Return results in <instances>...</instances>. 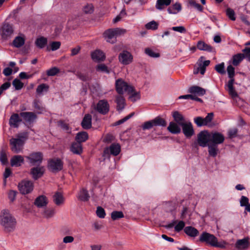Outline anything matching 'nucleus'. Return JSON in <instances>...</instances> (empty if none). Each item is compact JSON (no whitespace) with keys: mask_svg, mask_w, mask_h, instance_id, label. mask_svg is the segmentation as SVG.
Listing matches in <instances>:
<instances>
[{"mask_svg":"<svg viewBox=\"0 0 250 250\" xmlns=\"http://www.w3.org/2000/svg\"><path fill=\"white\" fill-rule=\"evenodd\" d=\"M0 225L5 232H11L16 229L17 221L8 210L3 209L0 214Z\"/></svg>","mask_w":250,"mask_h":250,"instance_id":"obj_1","label":"nucleus"},{"mask_svg":"<svg viewBox=\"0 0 250 250\" xmlns=\"http://www.w3.org/2000/svg\"><path fill=\"white\" fill-rule=\"evenodd\" d=\"M199 241L216 248L224 249L228 243L225 241L218 242L217 238L213 234L207 232H203L199 237Z\"/></svg>","mask_w":250,"mask_h":250,"instance_id":"obj_2","label":"nucleus"},{"mask_svg":"<svg viewBox=\"0 0 250 250\" xmlns=\"http://www.w3.org/2000/svg\"><path fill=\"white\" fill-rule=\"evenodd\" d=\"M27 138V133L23 132L17 135V138H12L9 141L11 149L15 153L21 152Z\"/></svg>","mask_w":250,"mask_h":250,"instance_id":"obj_3","label":"nucleus"},{"mask_svg":"<svg viewBox=\"0 0 250 250\" xmlns=\"http://www.w3.org/2000/svg\"><path fill=\"white\" fill-rule=\"evenodd\" d=\"M116 89L118 93L123 94L124 92L130 93L133 91V87L128 85L122 79L116 81Z\"/></svg>","mask_w":250,"mask_h":250,"instance_id":"obj_4","label":"nucleus"},{"mask_svg":"<svg viewBox=\"0 0 250 250\" xmlns=\"http://www.w3.org/2000/svg\"><path fill=\"white\" fill-rule=\"evenodd\" d=\"M121 152V146L118 143H113L109 146L104 148L103 156L109 158L110 155L117 156Z\"/></svg>","mask_w":250,"mask_h":250,"instance_id":"obj_5","label":"nucleus"},{"mask_svg":"<svg viewBox=\"0 0 250 250\" xmlns=\"http://www.w3.org/2000/svg\"><path fill=\"white\" fill-rule=\"evenodd\" d=\"M18 188L21 194H27L33 190L34 185L32 181L23 180L18 184Z\"/></svg>","mask_w":250,"mask_h":250,"instance_id":"obj_6","label":"nucleus"},{"mask_svg":"<svg viewBox=\"0 0 250 250\" xmlns=\"http://www.w3.org/2000/svg\"><path fill=\"white\" fill-rule=\"evenodd\" d=\"M63 163L59 158H53L48 160V168L52 172L61 171L63 168Z\"/></svg>","mask_w":250,"mask_h":250,"instance_id":"obj_7","label":"nucleus"},{"mask_svg":"<svg viewBox=\"0 0 250 250\" xmlns=\"http://www.w3.org/2000/svg\"><path fill=\"white\" fill-rule=\"evenodd\" d=\"M109 104L106 100H101L98 101L94 106V109L98 113L106 114L109 111Z\"/></svg>","mask_w":250,"mask_h":250,"instance_id":"obj_8","label":"nucleus"},{"mask_svg":"<svg viewBox=\"0 0 250 250\" xmlns=\"http://www.w3.org/2000/svg\"><path fill=\"white\" fill-rule=\"evenodd\" d=\"M209 141V135L206 131L200 132L197 135V142L202 147H206L208 145Z\"/></svg>","mask_w":250,"mask_h":250,"instance_id":"obj_9","label":"nucleus"},{"mask_svg":"<svg viewBox=\"0 0 250 250\" xmlns=\"http://www.w3.org/2000/svg\"><path fill=\"white\" fill-rule=\"evenodd\" d=\"M119 62L124 65H128L131 63L133 59L132 55L127 51H124L119 55Z\"/></svg>","mask_w":250,"mask_h":250,"instance_id":"obj_10","label":"nucleus"},{"mask_svg":"<svg viewBox=\"0 0 250 250\" xmlns=\"http://www.w3.org/2000/svg\"><path fill=\"white\" fill-rule=\"evenodd\" d=\"M180 126L182 127L183 134L187 138H190L194 134V131L190 122H186Z\"/></svg>","mask_w":250,"mask_h":250,"instance_id":"obj_11","label":"nucleus"},{"mask_svg":"<svg viewBox=\"0 0 250 250\" xmlns=\"http://www.w3.org/2000/svg\"><path fill=\"white\" fill-rule=\"evenodd\" d=\"M42 154L38 152L30 154L29 156L26 157V158L29 160L32 165H36L40 164L42 163Z\"/></svg>","mask_w":250,"mask_h":250,"instance_id":"obj_12","label":"nucleus"},{"mask_svg":"<svg viewBox=\"0 0 250 250\" xmlns=\"http://www.w3.org/2000/svg\"><path fill=\"white\" fill-rule=\"evenodd\" d=\"M204 57L203 56H201L198 62V71L196 72H194V73H197L199 72L202 75H204L205 74L207 66H208L210 63V61H204Z\"/></svg>","mask_w":250,"mask_h":250,"instance_id":"obj_13","label":"nucleus"},{"mask_svg":"<svg viewBox=\"0 0 250 250\" xmlns=\"http://www.w3.org/2000/svg\"><path fill=\"white\" fill-rule=\"evenodd\" d=\"M13 33L12 26L9 24H5L3 25L0 34L3 39H6L10 37Z\"/></svg>","mask_w":250,"mask_h":250,"instance_id":"obj_14","label":"nucleus"},{"mask_svg":"<svg viewBox=\"0 0 250 250\" xmlns=\"http://www.w3.org/2000/svg\"><path fill=\"white\" fill-rule=\"evenodd\" d=\"M188 92L191 95L202 96L205 94L206 90L200 86L193 85L188 88Z\"/></svg>","mask_w":250,"mask_h":250,"instance_id":"obj_15","label":"nucleus"},{"mask_svg":"<svg viewBox=\"0 0 250 250\" xmlns=\"http://www.w3.org/2000/svg\"><path fill=\"white\" fill-rule=\"evenodd\" d=\"M24 162L23 157L20 155H14L10 159L12 167H19L24 163Z\"/></svg>","mask_w":250,"mask_h":250,"instance_id":"obj_16","label":"nucleus"},{"mask_svg":"<svg viewBox=\"0 0 250 250\" xmlns=\"http://www.w3.org/2000/svg\"><path fill=\"white\" fill-rule=\"evenodd\" d=\"M91 56L92 59L96 62L104 61L105 59L104 53L99 49L92 52Z\"/></svg>","mask_w":250,"mask_h":250,"instance_id":"obj_17","label":"nucleus"},{"mask_svg":"<svg viewBox=\"0 0 250 250\" xmlns=\"http://www.w3.org/2000/svg\"><path fill=\"white\" fill-rule=\"evenodd\" d=\"M225 140L224 136L220 133L214 132L212 133L210 141L212 144H215L217 146L218 144H222L224 142Z\"/></svg>","mask_w":250,"mask_h":250,"instance_id":"obj_18","label":"nucleus"},{"mask_svg":"<svg viewBox=\"0 0 250 250\" xmlns=\"http://www.w3.org/2000/svg\"><path fill=\"white\" fill-rule=\"evenodd\" d=\"M21 121L22 120L18 114L14 113L11 116L9 119V124L11 127L18 128Z\"/></svg>","mask_w":250,"mask_h":250,"instance_id":"obj_19","label":"nucleus"},{"mask_svg":"<svg viewBox=\"0 0 250 250\" xmlns=\"http://www.w3.org/2000/svg\"><path fill=\"white\" fill-rule=\"evenodd\" d=\"M20 115L28 123H32L37 118L35 113L32 112H22L20 113Z\"/></svg>","mask_w":250,"mask_h":250,"instance_id":"obj_20","label":"nucleus"},{"mask_svg":"<svg viewBox=\"0 0 250 250\" xmlns=\"http://www.w3.org/2000/svg\"><path fill=\"white\" fill-rule=\"evenodd\" d=\"M44 172V169L43 167H35L31 169V174L32 177L35 180H37L42 176Z\"/></svg>","mask_w":250,"mask_h":250,"instance_id":"obj_21","label":"nucleus"},{"mask_svg":"<svg viewBox=\"0 0 250 250\" xmlns=\"http://www.w3.org/2000/svg\"><path fill=\"white\" fill-rule=\"evenodd\" d=\"M249 245V243L247 238L238 240L235 244V247L237 250H245Z\"/></svg>","mask_w":250,"mask_h":250,"instance_id":"obj_22","label":"nucleus"},{"mask_svg":"<svg viewBox=\"0 0 250 250\" xmlns=\"http://www.w3.org/2000/svg\"><path fill=\"white\" fill-rule=\"evenodd\" d=\"M82 127L84 129H90L92 126V116L89 114L85 115L81 123Z\"/></svg>","mask_w":250,"mask_h":250,"instance_id":"obj_23","label":"nucleus"},{"mask_svg":"<svg viewBox=\"0 0 250 250\" xmlns=\"http://www.w3.org/2000/svg\"><path fill=\"white\" fill-rule=\"evenodd\" d=\"M104 37L107 42L114 43L116 41V38L112 29L106 30L104 33Z\"/></svg>","mask_w":250,"mask_h":250,"instance_id":"obj_24","label":"nucleus"},{"mask_svg":"<svg viewBox=\"0 0 250 250\" xmlns=\"http://www.w3.org/2000/svg\"><path fill=\"white\" fill-rule=\"evenodd\" d=\"M227 84V89L229 92V94L232 97L235 98L237 97V94L233 87V83H234V78H229Z\"/></svg>","mask_w":250,"mask_h":250,"instance_id":"obj_25","label":"nucleus"},{"mask_svg":"<svg viewBox=\"0 0 250 250\" xmlns=\"http://www.w3.org/2000/svg\"><path fill=\"white\" fill-rule=\"evenodd\" d=\"M70 150L75 154L81 155L83 152V147L81 144L78 142L73 143L70 147Z\"/></svg>","mask_w":250,"mask_h":250,"instance_id":"obj_26","label":"nucleus"},{"mask_svg":"<svg viewBox=\"0 0 250 250\" xmlns=\"http://www.w3.org/2000/svg\"><path fill=\"white\" fill-rule=\"evenodd\" d=\"M180 125L177 123L173 122L169 123V125L167 127V130L172 134H178L181 132V129Z\"/></svg>","mask_w":250,"mask_h":250,"instance_id":"obj_27","label":"nucleus"},{"mask_svg":"<svg viewBox=\"0 0 250 250\" xmlns=\"http://www.w3.org/2000/svg\"><path fill=\"white\" fill-rule=\"evenodd\" d=\"M185 233L191 237H195L199 234V231L192 226L186 227L184 228Z\"/></svg>","mask_w":250,"mask_h":250,"instance_id":"obj_28","label":"nucleus"},{"mask_svg":"<svg viewBox=\"0 0 250 250\" xmlns=\"http://www.w3.org/2000/svg\"><path fill=\"white\" fill-rule=\"evenodd\" d=\"M47 203V198L44 195H40L36 199L34 204L37 207L41 208L46 206Z\"/></svg>","mask_w":250,"mask_h":250,"instance_id":"obj_29","label":"nucleus"},{"mask_svg":"<svg viewBox=\"0 0 250 250\" xmlns=\"http://www.w3.org/2000/svg\"><path fill=\"white\" fill-rule=\"evenodd\" d=\"M25 41V37L23 34H20L16 37L13 42L14 47H21L24 45Z\"/></svg>","mask_w":250,"mask_h":250,"instance_id":"obj_30","label":"nucleus"},{"mask_svg":"<svg viewBox=\"0 0 250 250\" xmlns=\"http://www.w3.org/2000/svg\"><path fill=\"white\" fill-rule=\"evenodd\" d=\"M116 103L117 104V110L121 111L125 105V98L122 95L117 96L116 97Z\"/></svg>","mask_w":250,"mask_h":250,"instance_id":"obj_31","label":"nucleus"},{"mask_svg":"<svg viewBox=\"0 0 250 250\" xmlns=\"http://www.w3.org/2000/svg\"><path fill=\"white\" fill-rule=\"evenodd\" d=\"M88 139V134L85 131H81L78 132L75 137V140L77 142L81 144L85 142Z\"/></svg>","mask_w":250,"mask_h":250,"instance_id":"obj_32","label":"nucleus"},{"mask_svg":"<svg viewBox=\"0 0 250 250\" xmlns=\"http://www.w3.org/2000/svg\"><path fill=\"white\" fill-rule=\"evenodd\" d=\"M172 0H157L155 5L157 9L162 10L170 5Z\"/></svg>","mask_w":250,"mask_h":250,"instance_id":"obj_33","label":"nucleus"},{"mask_svg":"<svg viewBox=\"0 0 250 250\" xmlns=\"http://www.w3.org/2000/svg\"><path fill=\"white\" fill-rule=\"evenodd\" d=\"M244 58L245 56L243 54L239 53L234 55L232 56L231 63L233 65L237 66L243 61Z\"/></svg>","mask_w":250,"mask_h":250,"instance_id":"obj_34","label":"nucleus"},{"mask_svg":"<svg viewBox=\"0 0 250 250\" xmlns=\"http://www.w3.org/2000/svg\"><path fill=\"white\" fill-rule=\"evenodd\" d=\"M53 201L57 206L62 204L64 202V197L62 194L59 192H57L53 196Z\"/></svg>","mask_w":250,"mask_h":250,"instance_id":"obj_35","label":"nucleus"},{"mask_svg":"<svg viewBox=\"0 0 250 250\" xmlns=\"http://www.w3.org/2000/svg\"><path fill=\"white\" fill-rule=\"evenodd\" d=\"M172 116L175 123H177L180 125L186 122L183 116L178 111H174L172 114Z\"/></svg>","mask_w":250,"mask_h":250,"instance_id":"obj_36","label":"nucleus"},{"mask_svg":"<svg viewBox=\"0 0 250 250\" xmlns=\"http://www.w3.org/2000/svg\"><path fill=\"white\" fill-rule=\"evenodd\" d=\"M208 146L209 155L213 157H216L218 152L217 146L215 144H210Z\"/></svg>","mask_w":250,"mask_h":250,"instance_id":"obj_37","label":"nucleus"},{"mask_svg":"<svg viewBox=\"0 0 250 250\" xmlns=\"http://www.w3.org/2000/svg\"><path fill=\"white\" fill-rule=\"evenodd\" d=\"M0 162L3 166H6L8 164L7 153L3 148L0 150Z\"/></svg>","mask_w":250,"mask_h":250,"instance_id":"obj_38","label":"nucleus"},{"mask_svg":"<svg viewBox=\"0 0 250 250\" xmlns=\"http://www.w3.org/2000/svg\"><path fill=\"white\" fill-rule=\"evenodd\" d=\"M89 197L90 196L87 190L83 188L80 190L78 195V198L80 200L85 202L89 200Z\"/></svg>","mask_w":250,"mask_h":250,"instance_id":"obj_39","label":"nucleus"},{"mask_svg":"<svg viewBox=\"0 0 250 250\" xmlns=\"http://www.w3.org/2000/svg\"><path fill=\"white\" fill-rule=\"evenodd\" d=\"M33 106L38 114H42L45 110L44 107L42 105V103L39 100H34L33 102Z\"/></svg>","mask_w":250,"mask_h":250,"instance_id":"obj_40","label":"nucleus"},{"mask_svg":"<svg viewBox=\"0 0 250 250\" xmlns=\"http://www.w3.org/2000/svg\"><path fill=\"white\" fill-rule=\"evenodd\" d=\"M153 126H161L165 127L167 125L166 121L160 117H157L152 120Z\"/></svg>","mask_w":250,"mask_h":250,"instance_id":"obj_41","label":"nucleus"},{"mask_svg":"<svg viewBox=\"0 0 250 250\" xmlns=\"http://www.w3.org/2000/svg\"><path fill=\"white\" fill-rule=\"evenodd\" d=\"M49 89V86L45 83H42L39 85L36 89V92L38 95H41L43 92H47Z\"/></svg>","mask_w":250,"mask_h":250,"instance_id":"obj_42","label":"nucleus"},{"mask_svg":"<svg viewBox=\"0 0 250 250\" xmlns=\"http://www.w3.org/2000/svg\"><path fill=\"white\" fill-rule=\"evenodd\" d=\"M124 217V213L121 211H113L111 214V217L113 220H116Z\"/></svg>","mask_w":250,"mask_h":250,"instance_id":"obj_43","label":"nucleus"},{"mask_svg":"<svg viewBox=\"0 0 250 250\" xmlns=\"http://www.w3.org/2000/svg\"><path fill=\"white\" fill-rule=\"evenodd\" d=\"M145 52L148 56L152 58H158L160 56L159 53L154 52L151 48H146Z\"/></svg>","mask_w":250,"mask_h":250,"instance_id":"obj_44","label":"nucleus"},{"mask_svg":"<svg viewBox=\"0 0 250 250\" xmlns=\"http://www.w3.org/2000/svg\"><path fill=\"white\" fill-rule=\"evenodd\" d=\"M215 70L219 74L224 75L226 73L225 69V63L222 62L221 63L216 64L215 66Z\"/></svg>","mask_w":250,"mask_h":250,"instance_id":"obj_45","label":"nucleus"},{"mask_svg":"<svg viewBox=\"0 0 250 250\" xmlns=\"http://www.w3.org/2000/svg\"><path fill=\"white\" fill-rule=\"evenodd\" d=\"M127 93L130 95L129 99L132 102H135L140 98V93L135 92L134 88L132 92Z\"/></svg>","mask_w":250,"mask_h":250,"instance_id":"obj_46","label":"nucleus"},{"mask_svg":"<svg viewBox=\"0 0 250 250\" xmlns=\"http://www.w3.org/2000/svg\"><path fill=\"white\" fill-rule=\"evenodd\" d=\"M47 43V39L43 37H41L37 39L35 44L37 46V47H43Z\"/></svg>","mask_w":250,"mask_h":250,"instance_id":"obj_47","label":"nucleus"},{"mask_svg":"<svg viewBox=\"0 0 250 250\" xmlns=\"http://www.w3.org/2000/svg\"><path fill=\"white\" fill-rule=\"evenodd\" d=\"M145 27L147 29H151L154 30H156L158 28V24L155 21H152L146 23L145 25Z\"/></svg>","mask_w":250,"mask_h":250,"instance_id":"obj_48","label":"nucleus"},{"mask_svg":"<svg viewBox=\"0 0 250 250\" xmlns=\"http://www.w3.org/2000/svg\"><path fill=\"white\" fill-rule=\"evenodd\" d=\"M16 90H21L23 86V83L18 79H15L12 82Z\"/></svg>","mask_w":250,"mask_h":250,"instance_id":"obj_49","label":"nucleus"},{"mask_svg":"<svg viewBox=\"0 0 250 250\" xmlns=\"http://www.w3.org/2000/svg\"><path fill=\"white\" fill-rule=\"evenodd\" d=\"M112 29L114 33L115 34L116 38H117V37L123 35L126 33V30L125 29L121 28H115Z\"/></svg>","mask_w":250,"mask_h":250,"instance_id":"obj_50","label":"nucleus"},{"mask_svg":"<svg viewBox=\"0 0 250 250\" xmlns=\"http://www.w3.org/2000/svg\"><path fill=\"white\" fill-rule=\"evenodd\" d=\"M96 70L98 72H104L106 73H109V71L107 67L104 64H100L96 67Z\"/></svg>","mask_w":250,"mask_h":250,"instance_id":"obj_51","label":"nucleus"},{"mask_svg":"<svg viewBox=\"0 0 250 250\" xmlns=\"http://www.w3.org/2000/svg\"><path fill=\"white\" fill-rule=\"evenodd\" d=\"M55 214V210L54 208H48L44 210L43 216L47 218H51Z\"/></svg>","mask_w":250,"mask_h":250,"instance_id":"obj_52","label":"nucleus"},{"mask_svg":"<svg viewBox=\"0 0 250 250\" xmlns=\"http://www.w3.org/2000/svg\"><path fill=\"white\" fill-rule=\"evenodd\" d=\"M97 216L100 218H104L106 213L104 209L101 207H98L96 210Z\"/></svg>","mask_w":250,"mask_h":250,"instance_id":"obj_53","label":"nucleus"},{"mask_svg":"<svg viewBox=\"0 0 250 250\" xmlns=\"http://www.w3.org/2000/svg\"><path fill=\"white\" fill-rule=\"evenodd\" d=\"M227 71L229 78H234L235 75V69L231 64L228 66Z\"/></svg>","mask_w":250,"mask_h":250,"instance_id":"obj_54","label":"nucleus"},{"mask_svg":"<svg viewBox=\"0 0 250 250\" xmlns=\"http://www.w3.org/2000/svg\"><path fill=\"white\" fill-rule=\"evenodd\" d=\"M72 72L83 81H86L88 79V77L86 74H82L80 71H72Z\"/></svg>","mask_w":250,"mask_h":250,"instance_id":"obj_55","label":"nucleus"},{"mask_svg":"<svg viewBox=\"0 0 250 250\" xmlns=\"http://www.w3.org/2000/svg\"><path fill=\"white\" fill-rule=\"evenodd\" d=\"M134 113H133V112L131 113L130 114H129L126 117H124V118L117 121L115 123V125H120L125 123V122L127 121L128 119H129L130 118H131L134 115Z\"/></svg>","mask_w":250,"mask_h":250,"instance_id":"obj_56","label":"nucleus"},{"mask_svg":"<svg viewBox=\"0 0 250 250\" xmlns=\"http://www.w3.org/2000/svg\"><path fill=\"white\" fill-rule=\"evenodd\" d=\"M185 226V222L183 221H180L174 227L175 231L176 232H180L184 228Z\"/></svg>","mask_w":250,"mask_h":250,"instance_id":"obj_57","label":"nucleus"},{"mask_svg":"<svg viewBox=\"0 0 250 250\" xmlns=\"http://www.w3.org/2000/svg\"><path fill=\"white\" fill-rule=\"evenodd\" d=\"M17 191L14 190H10L8 192V197L11 202L15 201L17 196Z\"/></svg>","mask_w":250,"mask_h":250,"instance_id":"obj_58","label":"nucleus"},{"mask_svg":"<svg viewBox=\"0 0 250 250\" xmlns=\"http://www.w3.org/2000/svg\"><path fill=\"white\" fill-rule=\"evenodd\" d=\"M226 14L227 16L232 21L235 20V13L231 8H227L226 10Z\"/></svg>","mask_w":250,"mask_h":250,"instance_id":"obj_59","label":"nucleus"},{"mask_svg":"<svg viewBox=\"0 0 250 250\" xmlns=\"http://www.w3.org/2000/svg\"><path fill=\"white\" fill-rule=\"evenodd\" d=\"M59 72V69L56 67H54L47 70V75L49 76H53L56 75Z\"/></svg>","mask_w":250,"mask_h":250,"instance_id":"obj_60","label":"nucleus"},{"mask_svg":"<svg viewBox=\"0 0 250 250\" xmlns=\"http://www.w3.org/2000/svg\"><path fill=\"white\" fill-rule=\"evenodd\" d=\"M194 121L197 125L199 127L205 125L204 119L201 117H197L195 118L194 119Z\"/></svg>","mask_w":250,"mask_h":250,"instance_id":"obj_61","label":"nucleus"},{"mask_svg":"<svg viewBox=\"0 0 250 250\" xmlns=\"http://www.w3.org/2000/svg\"><path fill=\"white\" fill-rule=\"evenodd\" d=\"M83 11L86 14H91L94 11L93 6L92 4H87L83 7Z\"/></svg>","mask_w":250,"mask_h":250,"instance_id":"obj_62","label":"nucleus"},{"mask_svg":"<svg viewBox=\"0 0 250 250\" xmlns=\"http://www.w3.org/2000/svg\"><path fill=\"white\" fill-rule=\"evenodd\" d=\"M153 126V124L152 120L147 121L144 123L142 125V128L143 130L149 129L151 128Z\"/></svg>","mask_w":250,"mask_h":250,"instance_id":"obj_63","label":"nucleus"},{"mask_svg":"<svg viewBox=\"0 0 250 250\" xmlns=\"http://www.w3.org/2000/svg\"><path fill=\"white\" fill-rule=\"evenodd\" d=\"M213 113H208L207 116L205 118H203L204 122L205 123V125H208V123L211 122L213 119Z\"/></svg>","mask_w":250,"mask_h":250,"instance_id":"obj_64","label":"nucleus"}]
</instances>
